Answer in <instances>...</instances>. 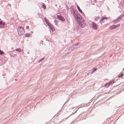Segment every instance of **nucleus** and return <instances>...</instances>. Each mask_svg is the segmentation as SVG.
Instances as JSON below:
<instances>
[{"label": "nucleus", "instance_id": "13", "mask_svg": "<svg viewBox=\"0 0 124 124\" xmlns=\"http://www.w3.org/2000/svg\"><path fill=\"white\" fill-rule=\"evenodd\" d=\"M5 23H4V22L3 23H2V24H1L0 25V27L1 28H3L4 27V25H5Z\"/></svg>", "mask_w": 124, "mask_h": 124}, {"label": "nucleus", "instance_id": "20", "mask_svg": "<svg viewBox=\"0 0 124 124\" xmlns=\"http://www.w3.org/2000/svg\"><path fill=\"white\" fill-rule=\"evenodd\" d=\"M26 28L27 29H28L29 28V26H27Z\"/></svg>", "mask_w": 124, "mask_h": 124}, {"label": "nucleus", "instance_id": "3", "mask_svg": "<svg viewBox=\"0 0 124 124\" xmlns=\"http://www.w3.org/2000/svg\"><path fill=\"white\" fill-rule=\"evenodd\" d=\"M72 14L75 18H76L78 15H79L78 12L75 10H73Z\"/></svg>", "mask_w": 124, "mask_h": 124}, {"label": "nucleus", "instance_id": "14", "mask_svg": "<svg viewBox=\"0 0 124 124\" xmlns=\"http://www.w3.org/2000/svg\"><path fill=\"white\" fill-rule=\"evenodd\" d=\"M25 36L26 37H28L31 36V35L28 33H26L25 34Z\"/></svg>", "mask_w": 124, "mask_h": 124}, {"label": "nucleus", "instance_id": "18", "mask_svg": "<svg viewBox=\"0 0 124 124\" xmlns=\"http://www.w3.org/2000/svg\"><path fill=\"white\" fill-rule=\"evenodd\" d=\"M4 53V52L3 51H1L0 50V54L1 55H2Z\"/></svg>", "mask_w": 124, "mask_h": 124}, {"label": "nucleus", "instance_id": "11", "mask_svg": "<svg viewBox=\"0 0 124 124\" xmlns=\"http://www.w3.org/2000/svg\"><path fill=\"white\" fill-rule=\"evenodd\" d=\"M77 8L78 9V11H79L81 13H82V10H81V9L79 7V6L78 5H77Z\"/></svg>", "mask_w": 124, "mask_h": 124}, {"label": "nucleus", "instance_id": "4", "mask_svg": "<svg viewBox=\"0 0 124 124\" xmlns=\"http://www.w3.org/2000/svg\"><path fill=\"white\" fill-rule=\"evenodd\" d=\"M120 25V24L116 25H112L110 26L109 29L111 30L113 29L119 27V26Z\"/></svg>", "mask_w": 124, "mask_h": 124}, {"label": "nucleus", "instance_id": "24", "mask_svg": "<svg viewBox=\"0 0 124 124\" xmlns=\"http://www.w3.org/2000/svg\"><path fill=\"white\" fill-rule=\"evenodd\" d=\"M44 59V58H43L42 59H41V60H43V59Z\"/></svg>", "mask_w": 124, "mask_h": 124}, {"label": "nucleus", "instance_id": "25", "mask_svg": "<svg viewBox=\"0 0 124 124\" xmlns=\"http://www.w3.org/2000/svg\"><path fill=\"white\" fill-rule=\"evenodd\" d=\"M55 24L57 25V24H58L56 23Z\"/></svg>", "mask_w": 124, "mask_h": 124}, {"label": "nucleus", "instance_id": "15", "mask_svg": "<svg viewBox=\"0 0 124 124\" xmlns=\"http://www.w3.org/2000/svg\"><path fill=\"white\" fill-rule=\"evenodd\" d=\"M42 7L45 9H46V6L44 4V3H42Z\"/></svg>", "mask_w": 124, "mask_h": 124}, {"label": "nucleus", "instance_id": "19", "mask_svg": "<svg viewBox=\"0 0 124 124\" xmlns=\"http://www.w3.org/2000/svg\"><path fill=\"white\" fill-rule=\"evenodd\" d=\"M123 73H122L120 74L119 76H118V77L119 78L121 77H123Z\"/></svg>", "mask_w": 124, "mask_h": 124}, {"label": "nucleus", "instance_id": "1", "mask_svg": "<svg viewBox=\"0 0 124 124\" xmlns=\"http://www.w3.org/2000/svg\"><path fill=\"white\" fill-rule=\"evenodd\" d=\"M17 30L18 33L20 35H22L24 33V30L23 28L22 27H19L18 29Z\"/></svg>", "mask_w": 124, "mask_h": 124}, {"label": "nucleus", "instance_id": "12", "mask_svg": "<svg viewBox=\"0 0 124 124\" xmlns=\"http://www.w3.org/2000/svg\"><path fill=\"white\" fill-rule=\"evenodd\" d=\"M105 19H106V20H107V17H103L100 20V22H102L103 20Z\"/></svg>", "mask_w": 124, "mask_h": 124}, {"label": "nucleus", "instance_id": "2", "mask_svg": "<svg viewBox=\"0 0 124 124\" xmlns=\"http://www.w3.org/2000/svg\"><path fill=\"white\" fill-rule=\"evenodd\" d=\"M75 18L78 23H80L83 20L82 16L80 15H78Z\"/></svg>", "mask_w": 124, "mask_h": 124}, {"label": "nucleus", "instance_id": "5", "mask_svg": "<svg viewBox=\"0 0 124 124\" xmlns=\"http://www.w3.org/2000/svg\"><path fill=\"white\" fill-rule=\"evenodd\" d=\"M57 17L58 19L62 22H64L65 21V19L61 15H57Z\"/></svg>", "mask_w": 124, "mask_h": 124}, {"label": "nucleus", "instance_id": "9", "mask_svg": "<svg viewBox=\"0 0 124 124\" xmlns=\"http://www.w3.org/2000/svg\"><path fill=\"white\" fill-rule=\"evenodd\" d=\"M44 20H45V22L47 24V25L48 26H49L50 25V23L48 21V20H47V18H44Z\"/></svg>", "mask_w": 124, "mask_h": 124}, {"label": "nucleus", "instance_id": "23", "mask_svg": "<svg viewBox=\"0 0 124 124\" xmlns=\"http://www.w3.org/2000/svg\"><path fill=\"white\" fill-rule=\"evenodd\" d=\"M54 22L56 23L58 22L57 21V20H55L54 21Z\"/></svg>", "mask_w": 124, "mask_h": 124}, {"label": "nucleus", "instance_id": "22", "mask_svg": "<svg viewBox=\"0 0 124 124\" xmlns=\"http://www.w3.org/2000/svg\"><path fill=\"white\" fill-rule=\"evenodd\" d=\"M3 23L2 21H0V25L2 24Z\"/></svg>", "mask_w": 124, "mask_h": 124}, {"label": "nucleus", "instance_id": "7", "mask_svg": "<svg viewBox=\"0 0 124 124\" xmlns=\"http://www.w3.org/2000/svg\"><path fill=\"white\" fill-rule=\"evenodd\" d=\"M114 82L113 81H111L109 82L106 84L105 85V87H108L111 84H112L114 83Z\"/></svg>", "mask_w": 124, "mask_h": 124}, {"label": "nucleus", "instance_id": "6", "mask_svg": "<svg viewBox=\"0 0 124 124\" xmlns=\"http://www.w3.org/2000/svg\"><path fill=\"white\" fill-rule=\"evenodd\" d=\"M79 24L82 28L86 26L85 23L83 20L80 23H79Z\"/></svg>", "mask_w": 124, "mask_h": 124}, {"label": "nucleus", "instance_id": "8", "mask_svg": "<svg viewBox=\"0 0 124 124\" xmlns=\"http://www.w3.org/2000/svg\"><path fill=\"white\" fill-rule=\"evenodd\" d=\"M92 28L93 29L95 30L97 29V25L96 23H93L92 24Z\"/></svg>", "mask_w": 124, "mask_h": 124}, {"label": "nucleus", "instance_id": "21", "mask_svg": "<svg viewBox=\"0 0 124 124\" xmlns=\"http://www.w3.org/2000/svg\"><path fill=\"white\" fill-rule=\"evenodd\" d=\"M96 70H97V69H94V70L93 71V72H94Z\"/></svg>", "mask_w": 124, "mask_h": 124}, {"label": "nucleus", "instance_id": "10", "mask_svg": "<svg viewBox=\"0 0 124 124\" xmlns=\"http://www.w3.org/2000/svg\"><path fill=\"white\" fill-rule=\"evenodd\" d=\"M50 25L49 26L50 28L51 29V30L53 31H54L55 30V29L54 27H53L51 26L50 23Z\"/></svg>", "mask_w": 124, "mask_h": 124}, {"label": "nucleus", "instance_id": "16", "mask_svg": "<svg viewBox=\"0 0 124 124\" xmlns=\"http://www.w3.org/2000/svg\"><path fill=\"white\" fill-rule=\"evenodd\" d=\"M100 19V17H96L95 18V20L96 21H97L99 19Z\"/></svg>", "mask_w": 124, "mask_h": 124}, {"label": "nucleus", "instance_id": "17", "mask_svg": "<svg viewBox=\"0 0 124 124\" xmlns=\"http://www.w3.org/2000/svg\"><path fill=\"white\" fill-rule=\"evenodd\" d=\"M16 51L18 52H19L21 51V49H18L17 48V49H16Z\"/></svg>", "mask_w": 124, "mask_h": 124}]
</instances>
